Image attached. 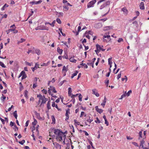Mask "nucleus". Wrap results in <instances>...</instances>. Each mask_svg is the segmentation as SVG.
<instances>
[{"label":"nucleus","instance_id":"f257e3e1","mask_svg":"<svg viewBox=\"0 0 149 149\" xmlns=\"http://www.w3.org/2000/svg\"><path fill=\"white\" fill-rule=\"evenodd\" d=\"M37 97L39 98V100L38 102V104L41 102L40 107L42 104H44L46 103L47 101V99L45 98V96H42L40 94L37 95Z\"/></svg>","mask_w":149,"mask_h":149},{"label":"nucleus","instance_id":"f03ea898","mask_svg":"<svg viewBox=\"0 0 149 149\" xmlns=\"http://www.w3.org/2000/svg\"><path fill=\"white\" fill-rule=\"evenodd\" d=\"M54 132L56 135V137H58L61 135H63V132L58 129H54Z\"/></svg>","mask_w":149,"mask_h":149},{"label":"nucleus","instance_id":"7ed1b4c3","mask_svg":"<svg viewBox=\"0 0 149 149\" xmlns=\"http://www.w3.org/2000/svg\"><path fill=\"white\" fill-rule=\"evenodd\" d=\"M63 138L64 139V140L63 141V142L65 144V139L66 138V135H63H63H60L58 137H56V139L59 140L60 141H63Z\"/></svg>","mask_w":149,"mask_h":149},{"label":"nucleus","instance_id":"20e7f679","mask_svg":"<svg viewBox=\"0 0 149 149\" xmlns=\"http://www.w3.org/2000/svg\"><path fill=\"white\" fill-rule=\"evenodd\" d=\"M96 2V0H93L89 2L87 5V8H90L94 7V5Z\"/></svg>","mask_w":149,"mask_h":149},{"label":"nucleus","instance_id":"39448f33","mask_svg":"<svg viewBox=\"0 0 149 149\" xmlns=\"http://www.w3.org/2000/svg\"><path fill=\"white\" fill-rule=\"evenodd\" d=\"M96 47L97 49H98L99 51L101 50L102 51H104L105 50V49H104L102 48V47H103V46H100V45L97 44L96 45Z\"/></svg>","mask_w":149,"mask_h":149},{"label":"nucleus","instance_id":"423d86ee","mask_svg":"<svg viewBox=\"0 0 149 149\" xmlns=\"http://www.w3.org/2000/svg\"><path fill=\"white\" fill-rule=\"evenodd\" d=\"M15 29H9L8 30L6 31V32L7 34H8L10 33V31H13V33H16L18 32V31L17 30H15Z\"/></svg>","mask_w":149,"mask_h":149},{"label":"nucleus","instance_id":"0eeeda50","mask_svg":"<svg viewBox=\"0 0 149 149\" xmlns=\"http://www.w3.org/2000/svg\"><path fill=\"white\" fill-rule=\"evenodd\" d=\"M42 2V0H39L38 1H31L30 2V4L32 5H34V4H38Z\"/></svg>","mask_w":149,"mask_h":149},{"label":"nucleus","instance_id":"6e6552de","mask_svg":"<svg viewBox=\"0 0 149 149\" xmlns=\"http://www.w3.org/2000/svg\"><path fill=\"white\" fill-rule=\"evenodd\" d=\"M93 94L95 95L96 96L98 97L99 96V94L97 92V91L95 89H94L92 90Z\"/></svg>","mask_w":149,"mask_h":149},{"label":"nucleus","instance_id":"1a4fd4ad","mask_svg":"<svg viewBox=\"0 0 149 149\" xmlns=\"http://www.w3.org/2000/svg\"><path fill=\"white\" fill-rule=\"evenodd\" d=\"M95 109L96 110L100 113H101L103 111L102 109L98 108V106H96L95 107Z\"/></svg>","mask_w":149,"mask_h":149},{"label":"nucleus","instance_id":"9d476101","mask_svg":"<svg viewBox=\"0 0 149 149\" xmlns=\"http://www.w3.org/2000/svg\"><path fill=\"white\" fill-rule=\"evenodd\" d=\"M102 25L101 23H99L95 25V26L96 28H100L102 27Z\"/></svg>","mask_w":149,"mask_h":149},{"label":"nucleus","instance_id":"9b49d317","mask_svg":"<svg viewBox=\"0 0 149 149\" xmlns=\"http://www.w3.org/2000/svg\"><path fill=\"white\" fill-rule=\"evenodd\" d=\"M35 115L36 116L37 118L39 120H41L42 119V118L40 116V114L39 113L37 112V111H35L34 112Z\"/></svg>","mask_w":149,"mask_h":149},{"label":"nucleus","instance_id":"f8f14e48","mask_svg":"<svg viewBox=\"0 0 149 149\" xmlns=\"http://www.w3.org/2000/svg\"><path fill=\"white\" fill-rule=\"evenodd\" d=\"M113 28L112 26H106L104 27V31H108L110 29H111Z\"/></svg>","mask_w":149,"mask_h":149},{"label":"nucleus","instance_id":"ddd939ff","mask_svg":"<svg viewBox=\"0 0 149 149\" xmlns=\"http://www.w3.org/2000/svg\"><path fill=\"white\" fill-rule=\"evenodd\" d=\"M53 144L55 146V147L56 148L59 149H61V146L58 143H53Z\"/></svg>","mask_w":149,"mask_h":149},{"label":"nucleus","instance_id":"4468645a","mask_svg":"<svg viewBox=\"0 0 149 149\" xmlns=\"http://www.w3.org/2000/svg\"><path fill=\"white\" fill-rule=\"evenodd\" d=\"M140 9L141 10H143L144 9V4L143 2H141L140 5Z\"/></svg>","mask_w":149,"mask_h":149},{"label":"nucleus","instance_id":"2eb2a0df","mask_svg":"<svg viewBox=\"0 0 149 149\" xmlns=\"http://www.w3.org/2000/svg\"><path fill=\"white\" fill-rule=\"evenodd\" d=\"M68 95L69 96H70L71 97V96L72 95V94L71 93L72 92V88L70 87H69L68 88Z\"/></svg>","mask_w":149,"mask_h":149},{"label":"nucleus","instance_id":"dca6fc26","mask_svg":"<svg viewBox=\"0 0 149 149\" xmlns=\"http://www.w3.org/2000/svg\"><path fill=\"white\" fill-rule=\"evenodd\" d=\"M22 72L23 73V74H22V80L26 78V75L25 72L24 71H22Z\"/></svg>","mask_w":149,"mask_h":149},{"label":"nucleus","instance_id":"f3484780","mask_svg":"<svg viewBox=\"0 0 149 149\" xmlns=\"http://www.w3.org/2000/svg\"><path fill=\"white\" fill-rule=\"evenodd\" d=\"M57 51L59 54L61 55L63 52V50L61 49H60L59 47H58Z\"/></svg>","mask_w":149,"mask_h":149},{"label":"nucleus","instance_id":"a211bd4d","mask_svg":"<svg viewBox=\"0 0 149 149\" xmlns=\"http://www.w3.org/2000/svg\"><path fill=\"white\" fill-rule=\"evenodd\" d=\"M44 26H38L35 29L36 30H43L44 29H43Z\"/></svg>","mask_w":149,"mask_h":149},{"label":"nucleus","instance_id":"6ab92c4d","mask_svg":"<svg viewBox=\"0 0 149 149\" xmlns=\"http://www.w3.org/2000/svg\"><path fill=\"white\" fill-rule=\"evenodd\" d=\"M41 53L40 50L38 49H37L35 50V53L36 54L38 55H40Z\"/></svg>","mask_w":149,"mask_h":149},{"label":"nucleus","instance_id":"aec40b11","mask_svg":"<svg viewBox=\"0 0 149 149\" xmlns=\"http://www.w3.org/2000/svg\"><path fill=\"white\" fill-rule=\"evenodd\" d=\"M50 104L51 101L50 100H49L47 104V107L48 109H50L51 108V107H50Z\"/></svg>","mask_w":149,"mask_h":149},{"label":"nucleus","instance_id":"412c9836","mask_svg":"<svg viewBox=\"0 0 149 149\" xmlns=\"http://www.w3.org/2000/svg\"><path fill=\"white\" fill-rule=\"evenodd\" d=\"M103 37H104V39H103V40L104 42L105 41H106V42H107V41L106 40V39H104V38H107L108 39H110V36H109V35H104L103 36Z\"/></svg>","mask_w":149,"mask_h":149},{"label":"nucleus","instance_id":"4be33fe9","mask_svg":"<svg viewBox=\"0 0 149 149\" xmlns=\"http://www.w3.org/2000/svg\"><path fill=\"white\" fill-rule=\"evenodd\" d=\"M69 60L70 62L73 63H76L77 61L75 59L74 57H72L70 58Z\"/></svg>","mask_w":149,"mask_h":149},{"label":"nucleus","instance_id":"5701e85b","mask_svg":"<svg viewBox=\"0 0 149 149\" xmlns=\"http://www.w3.org/2000/svg\"><path fill=\"white\" fill-rule=\"evenodd\" d=\"M106 97L105 96L104 97V100H103V102L101 104V105L103 106V107H104L105 104L106 102Z\"/></svg>","mask_w":149,"mask_h":149},{"label":"nucleus","instance_id":"b1692460","mask_svg":"<svg viewBox=\"0 0 149 149\" xmlns=\"http://www.w3.org/2000/svg\"><path fill=\"white\" fill-rule=\"evenodd\" d=\"M110 1H108L104 3V5L106 7L107 6L109 5L110 4Z\"/></svg>","mask_w":149,"mask_h":149},{"label":"nucleus","instance_id":"393cba45","mask_svg":"<svg viewBox=\"0 0 149 149\" xmlns=\"http://www.w3.org/2000/svg\"><path fill=\"white\" fill-rule=\"evenodd\" d=\"M78 72V71L77 70L75 71V73L72 74V76H71V78H73L74 77L76 76Z\"/></svg>","mask_w":149,"mask_h":149},{"label":"nucleus","instance_id":"a878e982","mask_svg":"<svg viewBox=\"0 0 149 149\" xmlns=\"http://www.w3.org/2000/svg\"><path fill=\"white\" fill-rule=\"evenodd\" d=\"M50 89H51V90L54 93H56L57 92V91L55 90L54 87L51 86H50Z\"/></svg>","mask_w":149,"mask_h":149},{"label":"nucleus","instance_id":"bb28decb","mask_svg":"<svg viewBox=\"0 0 149 149\" xmlns=\"http://www.w3.org/2000/svg\"><path fill=\"white\" fill-rule=\"evenodd\" d=\"M145 143V141H144V139H142L140 141V146H142V147H143V144Z\"/></svg>","mask_w":149,"mask_h":149},{"label":"nucleus","instance_id":"cd10ccee","mask_svg":"<svg viewBox=\"0 0 149 149\" xmlns=\"http://www.w3.org/2000/svg\"><path fill=\"white\" fill-rule=\"evenodd\" d=\"M122 11L126 14H127V10L125 8H122Z\"/></svg>","mask_w":149,"mask_h":149},{"label":"nucleus","instance_id":"c85d7f7f","mask_svg":"<svg viewBox=\"0 0 149 149\" xmlns=\"http://www.w3.org/2000/svg\"><path fill=\"white\" fill-rule=\"evenodd\" d=\"M37 120L34 118V121L32 123V125H33V126H35L36 124L37 123Z\"/></svg>","mask_w":149,"mask_h":149},{"label":"nucleus","instance_id":"c756f323","mask_svg":"<svg viewBox=\"0 0 149 149\" xmlns=\"http://www.w3.org/2000/svg\"><path fill=\"white\" fill-rule=\"evenodd\" d=\"M8 6V5L6 3H5L2 7V8H1V10L3 11L4 10L6 7H7Z\"/></svg>","mask_w":149,"mask_h":149},{"label":"nucleus","instance_id":"7c9ffc66","mask_svg":"<svg viewBox=\"0 0 149 149\" xmlns=\"http://www.w3.org/2000/svg\"><path fill=\"white\" fill-rule=\"evenodd\" d=\"M13 116L15 117V118L16 119L17 117V112L16 111H14L13 113Z\"/></svg>","mask_w":149,"mask_h":149},{"label":"nucleus","instance_id":"2f4dec72","mask_svg":"<svg viewBox=\"0 0 149 149\" xmlns=\"http://www.w3.org/2000/svg\"><path fill=\"white\" fill-rule=\"evenodd\" d=\"M69 113H70V109H68L66 111L65 116H69Z\"/></svg>","mask_w":149,"mask_h":149},{"label":"nucleus","instance_id":"473e14b6","mask_svg":"<svg viewBox=\"0 0 149 149\" xmlns=\"http://www.w3.org/2000/svg\"><path fill=\"white\" fill-rule=\"evenodd\" d=\"M132 93V91L131 90H130L127 93H126V92H125V94L126 95V96H128L130 95V94Z\"/></svg>","mask_w":149,"mask_h":149},{"label":"nucleus","instance_id":"72a5a7b5","mask_svg":"<svg viewBox=\"0 0 149 149\" xmlns=\"http://www.w3.org/2000/svg\"><path fill=\"white\" fill-rule=\"evenodd\" d=\"M139 139H140V138H142V133L141 131L139 132Z\"/></svg>","mask_w":149,"mask_h":149},{"label":"nucleus","instance_id":"f704fd0d","mask_svg":"<svg viewBox=\"0 0 149 149\" xmlns=\"http://www.w3.org/2000/svg\"><path fill=\"white\" fill-rule=\"evenodd\" d=\"M112 58H110L108 59V63L109 65L112 64V62L111 61Z\"/></svg>","mask_w":149,"mask_h":149},{"label":"nucleus","instance_id":"c9c22d12","mask_svg":"<svg viewBox=\"0 0 149 149\" xmlns=\"http://www.w3.org/2000/svg\"><path fill=\"white\" fill-rule=\"evenodd\" d=\"M79 100L80 101H81L82 100V96L81 94L79 93Z\"/></svg>","mask_w":149,"mask_h":149},{"label":"nucleus","instance_id":"e433bc0d","mask_svg":"<svg viewBox=\"0 0 149 149\" xmlns=\"http://www.w3.org/2000/svg\"><path fill=\"white\" fill-rule=\"evenodd\" d=\"M0 65L2 66L3 68H5L6 67L4 63L2 62H0Z\"/></svg>","mask_w":149,"mask_h":149},{"label":"nucleus","instance_id":"4c0bfd02","mask_svg":"<svg viewBox=\"0 0 149 149\" xmlns=\"http://www.w3.org/2000/svg\"><path fill=\"white\" fill-rule=\"evenodd\" d=\"M67 69L66 67H65V66H64L63 67V68L62 69L63 72H64V71H65V72H66V71H67Z\"/></svg>","mask_w":149,"mask_h":149},{"label":"nucleus","instance_id":"58836bf2","mask_svg":"<svg viewBox=\"0 0 149 149\" xmlns=\"http://www.w3.org/2000/svg\"><path fill=\"white\" fill-rule=\"evenodd\" d=\"M59 30L60 31V32L62 34V35L64 36H65L66 35H65V34L64 33H63L62 31V29L61 28H59Z\"/></svg>","mask_w":149,"mask_h":149},{"label":"nucleus","instance_id":"ea45409f","mask_svg":"<svg viewBox=\"0 0 149 149\" xmlns=\"http://www.w3.org/2000/svg\"><path fill=\"white\" fill-rule=\"evenodd\" d=\"M90 118L91 117L89 116V119H87L86 120V121L90 123H91L93 121V120L92 119H91Z\"/></svg>","mask_w":149,"mask_h":149},{"label":"nucleus","instance_id":"a19ab883","mask_svg":"<svg viewBox=\"0 0 149 149\" xmlns=\"http://www.w3.org/2000/svg\"><path fill=\"white\" fill-rule=\"evenodd\" d=\"M56 22V21L55 20H54L53 22L52 23L50 24V25L51 26H52V27H54V24Z\"/></svg>","mask_w":149,"mask_h":149},{"label":"nucleus","instance_id":"79ce46f5","mask_svg":"<svg viewBox=\"0 0 149 149\" xmlns=\"http://www.w3.org/2000/svg\"><path fill=\"white\" fill-rule=\"evenodd\" d=\"M28 91L27 90H25L24 91V96L26 97L27 98H28Z\"/></svg>","mask_w":149,"mask_h":149},{"label":"nucleus","instance_id":"37998d69","mask_svg":"<svg viewBox=\"0 0 149 149\" xmlns=\"http://www.w3.org/2000/svg\"><path fill=\"white\" fill-rule=\"evenodd\" d=\"M38 68H40L39 67V64L38 63H36L35 64V66L34 67V68H36V69H37Z\"/></svg>","mask_w":149,"mask_h":149},{"label":"nucleus","instance_id":"c03bdc74","mask_svg":"<svg viewBox=\"0 0 149 149\" xmlns=\"http://www.w3.org/2000/svg\"><path fill=\"white\" fill-rule=\"evenodd\" d=\"M18 142L19 144L21 145H23L25 143V141L24 140H22L21 141H19Z\"/></svg>","mask_w":149,"mask_h":149},{"label":"nucleus","instance_id":"a18cd8bd","mask_svg":"<svg viewBox=\"0 0 149 149\" xmlns=\"http://www.w3.org/2000/svg\"><path fill=\"white\" fill-rule=\"evenodd\" d=\"M109 83V80L108 79H107L105 81V83L107 85V86H108V84Z\"/></svg>","mask_w":149,"mask_h":149},{"label":"nucleus","instance_id":"49530a36","mask_svg":"<svg viewBox=\"0 0 149 149\" xmlns=\"http://www.w3.org/2000/svg\"><path fill=\"white\" fill-rule=\"evenodd\" d=\"M56 22L59 24H61V22L60 19L58 18H57L56 19Z\"/></svg>","mask_w":149,"mask_h":149},{"label":"nucleus","instance_id":"de8ad7c7","mask_svg":"<svg viewBox=\"0 0 149 149\" xmlns=\"http://www.w3.org/2000/svg\"><path fill=\"white\" fill-rule=\"evenodd\" d=\"M74 121L75 124H77L78 125H80V123L79 122H77L76 120H74Z\"/></svg>","mask_w":149,"mask_h":149},{"label":"nucleus","instance_id":"09e8293b","mask_svg":"<svg viewBox=\"0 0 149 149\" xmlns=\"http://www.w3.org/2000/svg\"><path fill=\"white\" fill-rule=\"evenodd\" d=\"M123 40L122 38H119L118 40V42H123Z\"/></svg>","mask_w":149,"mask_h":149},{"label":"nucleus","instance_id":"8fccbe9b","mask_svg":"<svg viewBox=\"0 0 149 149\" xmlns=\"http://www.w3.org/2000/svg\"><path fill=\"white\" fill-rule=\"evenodd\" d=\"M132 144L135 146H136L138 147L139 145L136 142H133L132 143Z\"/></svg>","mask_w":149,"mask_h":149},{"label":"nucleus","instance_id":"3c124183","mask_svg":"<svg viewBox=\"0 0 149 149\" xmlns=\"http://www.w3.org/2000/svg\"><path fill=\"white\" fill-rule=\"evenodd\" d=\"M66 81L65 80H64L62 81H61L59 83L60 85V86H62L63 85V84L64 83V82Z\"/></svg>","mask_w":149,"mask_h":149},{"label":"nucleus","instance_id":"603ef678","mask_svg":"<svg viewBox=\"0 0 149 149\" xmlns=\"http://www.w3.org/2000/svg\"><path fill=\"white\" fill-rule=\"evenodd\" d=\"M63 58H65L66 59H68V55L66 54L63 56Z\"/></svg>","mask_w":149,"mask_h":149},{"label":"nucleus","instance_id":"864d4df0","mask_svg":"<svg viewBox=\"0 0 149 149\" xmlns=\"http://www.w3.org/2000/svg\"><path fill=\"white\" fill-rule=\"evenodd\" d=\"M121 73L120 72V74H119L117 75V79H118L119 78H120L121 77Z\"/></svg>","mask_w":149,"mask_h":149},{"label":"nucleus","instance_id":"5fc2aeb1","mask_svg":"<svg viewBox=\"0 0 149 149\" xmlns=\"http://www.w3.org/2000/svg\"><path fill=\"white\" fill-rule=\"evenodd\" d=\"M42 91L43 93L44 94H46L47 93V91L45 89H43L42 90Z\"/></svg>","mask_w":149,"mask_h":149},{"label":"nucleus","instance_id":"6e6d98bb","mask_svg":"<svg viewBox=\"0 0 149 149\" xmlns=\"http://www.w3.org/2000/svg\"><path fill=\"white\" fill-rule=\"evenodd\" d=\"M96 120H95V122L96 123H100V120H99V119H98V118H97V117L96 118Z\"/></svg>","mask_w":149,"mask_h":149},{"label":"nucleus","instance_id":"4d7b16f0","mask_svg":"<svg viewBox=\"0 0 149 149\" xmlns=\"http://www.w3.org/2000/svg\"><path fill=\"white\" fill-rule=\"evenodd\" d=\"M0 120H1L2 124H5V120L2 119V118H0Z\"/></svg>","mask_w":149,"mask_h":149},{"label":"nucleus","instance_id":"13d9d810","mask_svg":"<svg viewBox=\"0 0 149 149\" xmlns=\"http://www.w3.org/2000/svg\"><path fill=\"white\" fill-rule=\"evenodd\" d=\"M71 97L72 98V99L71 100V101H72V103L73 104H74L75 102V100L74 98L73 97Z\"/></svg>","mask_w":149,"mask_h":149},{"label":"nucleus","instance_id":"bf43d9fd","mask_svg":"<svg viewBox=\"0 0 149 149\" xmlns=\"http://www.w3.org/2000/svg\"><path fill=\"white\" fill-rule=\"evenodd\" d=\"M14 127H15V131H16L17 130H18V127L16 125H15H15H14Z\"/></svg>","mask_w":149,"mask_h":149},{"label":"nucleus","instance_id":"052dcab7","mask_svg":"<svg viewBox=\"0 0 149 149\" xmlns=\"http://www.w3.org/2000/svg\"><path fill=\"white\" fill-rule=\"evenodd\" d=\"M88 142H89V143L90 144L92 148H94L93 146V143L91 141H90V140Z\"/></svg>","mask_w":149,"mask_h":149},{"label":"nucleus","instance_id":"680f3d73","mask_svg":"<svg viewBox=\"0 0 149 149\" xmlns=\"http://www.w3.org/2000/svg\"><path fill=\"white\" fill-rule=\"evenodd\" d=\"M63 8L66 10V11L68 10L69 9L68 7L66 6H63Z\"/></svg>","mask_w":149,"mask_h":149},{"label":"nucleus","instance_id":"e2e57ef3","mask_svg":"<svg viewBox=\"0 0 149 149\" xmlns=\"http://www.w3.org/2000/svg\"><path fill=\"white\" fill-rule=\"evenodd\" d=\"M15 123L14 122H12V121H11L10 122V125L11 126H14V125H15Z\"/></svg>","mask_w":149,"mask_h":149},{"label":"nucleus","instance_id":"0e129e2a","mask_svg":"<svg viewBox=\"0 0 149 149\" xmlns=\"http://www.w3.org/2000/svg\"><path fill=\"white\" fill-rule=\"evenodd\" d=\"M29 123V120H27L26 121V123H25V126L26 127H27Z\"/></svg>","mask_w":149,"mask_h":149},{"label":"nucleus","instance_id":"69168bd1","mask_svg":"<svg viewBox=\"0 0 149 149\" xmlns=\"http://www.w3.org/2000/svg\"><path fill=\"white\" fill-rule=\"evenodd\" d=\"M105 7L104 5V4L102 5L100 7V10L102 9L103 8H104V7Z\"/></svg>","mask_w":149,"mask_h":149},{"label":"nucleus","instance_id":"338daca9","mask_svg":"<svg viewBox=\"0 0 149 149\" xmlns=\"http://www.w3.org/2000/svg\"><path fill=\"white\" fill-rule=\"evenodd\" d=\"M127 139L128 140H132L133 139V138L130 136H127Z\"/></svg>","mask_w":149,"mask_h":149},{"label":"nucleus","instance_id":"774afa93","mask_svg":"<svg viewBox=\"0 0 149 149\" xmlns=\"http://www.w3.org/2000/svg\"><path fill=\"white\" fill-rule=\"evenodd\" d=\"M37 86V84L36 83L35 84H34L33 85V88H36Z\"/></svg>","mask_w":149,"mask_h":149}]
</instances>
